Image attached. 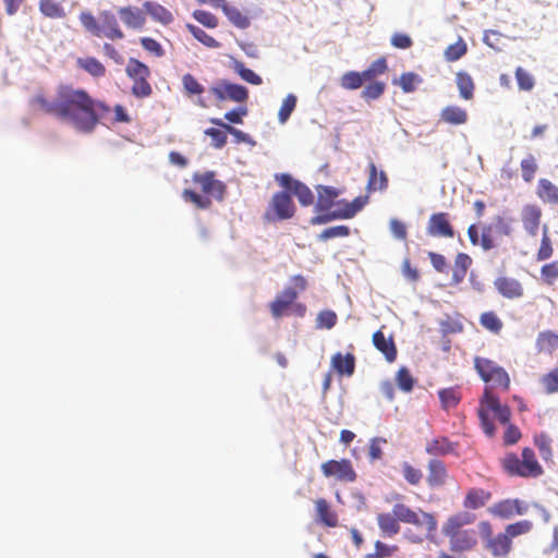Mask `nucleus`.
<instances>
[{"label":"nucleus","mask_w":558,"mask_h":558,"mask_svg":"<svg viewBox=\"0 0 558 558\" xmlns=\"http://www.w3.org/2000/svg\"><path fill=\"white\" fill-rule=\"evenodd\" d=\"M77 63H78L80 68L85 70L87 73H89L94 77L102 76L106 72L104 64L99 60H97L96 58H93V57L80 58L77 60Z\"/></svg>","instance_id":"nucleus-37"},{"label":"nucleus","mask_w":558,"mask_h":558,"mask_svg":"<svg viewBox=\"0 0 558 558\" xmlns=\"http://www.w3.org/2000/svg\"><path fill=\"white\" fill-rule=\"evenodd\" d=\"M317 213H318V215L311 218V223L313 226L326 225L333 220L344 219L340 207L335 210L329 209L327 211H317Z\"/></svg>","instance_id":"nucleus-45"},{"label":"nucleus","mask_w":558,"mask_h":558,"mask_svg":"<svg viewBox=\"0 0 558 558\" xmlns=\"http://www.w3.org/2000/svg\"><path fill=\"white\" fill-rule=\"evenodd\" d=\"M480 322L483 327L493 332H499L502 328V323L494 312H485L481 315Z\"/></svg>","instance_id":"nucleus-54"},{"label":"nucleus","mask_w":558,"mask_h":558,"mask_svg":"<svg viewBox=\"0 0 558 558\" xmlns=\"http://www.w3.org/2000/svg\"><path fill=\"white\" fill-rule=\"evenodd\" d=\"M209 90L220 102L231 100L239 104H245L248 99V89L246 86L232 83L226 78L218 80Z\"/></svg>","instance_id":"nucleus-5"},{"label":"nucleus","mask_w":558,"mask_h":558,"mask_svg":"<svg viewBox=\"0 0 558 558\" xmlns=\"http://www.w3.org/2000/svg\"><path fill=\"white\" fill-rule=\"evenodd\" d=\"M184 92L189 96L202 95L205 90L204 86L191 74L186 73L182 76Z\"/></svg>","instance_id":"nucleus-53"},{"label":"nucleus","mask_w":558,"mask_h":558,"mask_svg":"<svg viewBox=\"0 0 558 558\" xmlns=\"http://www.w3.org/2000/svg\"><path fill=\"white\" fill-rule=\"evenodd\" d=\"M186 28L192 34V36L204 46L208 48H219L221 46L219 41L208 35L203 28L190 23L186 24Z\"/></svg>","instance_id":"nucleus-38"},{"label":"nucleus","mask_w":558,"mask_h":558,"mask_svg":"<svg viewBox=\"0 0 558 558\" xmlns=\"http://www.w3.org/2000/svg\"><path fill=\"white\" fill-rule=\"evenodd\" d=\"M220 9L228 17V20L238 28L245 29L250 26V19L244 15L238 8L228 4L227 1Z\"/></svg>","instance_id":"nucleus-27"},{"label":"nucleus","mask_w":558,"mask_h":558,"mask_svg":"<svg viewBox=\"0 0 558 558\" xmlns=\"http://www.w3.org/2000/svg\"><path fill=\"white\" fill-rule=\"evenodd\" d=\"M511 539L506 533H499L496 537L488 538L486 547L494 557H504L511 549Z\"/></svg>","instance_id":"nucleus-22"},{"label":"nucleus","mask_w":558,"mask_h":558,"mask_svg":"<svg viewBox=\"0 0 558 558\" xmlns=\"http://www.w3.org/2000/svg\"><path fill=\"white\" fill-rule=\"evenodd\" d=\"M494 286L504 298L518 299L523 295V288L517 279L498 277L494 281Z\"/></svg>","instance_id":"nucleus-15"},{"label":"nucleus","mask_w":558,"mask_h":558,"mask_svg":"<svg viewBox=\"0 0 558 558\" xmlns=\"http://www.w3.org/2000/svg\"><path fill=\"white\" fill-rule=\"evenodd\" d=\"M440 120L451 125H462L468 121V112L458 106H447L440 111Z\"/></svg>","instance_id":"nucleus-23"},{"label":"nucleus","mask_w":558,"mask_h":558,"mask_svg":"<svg viewBox=\"0 0 558 558\" xmlns=\"http://www.w3.org/2000/svg\"><path fill=\"white\" fill-rule=\"evenodd\" d=\"M183 197L185 201L193 203L197 208L206 209L210 206L211 201L193 190H184Z\"/></svg>","instance_id":"nucleus-61"},{"label":"nucleus","mask_w":558,"mask_h":558,"mask_svg":"<svg viewBox=\"0 0 558 558\" xmlns=\"http://www.w3.org/2000/svg\"><path fill=\"white\" fill-rule=\"evenodd\" d=\"M511 227L502 217L496 216L489 223L482 226L481 246L484 251H490L496 246L494 236L496 234L509 235Z\"/></svg>","instance_id":"nucleus-8"},{"label":"nucleus","mask_w":558,"mask_h":558,"mask_svg":"<svg viewBox=\"0 0 558 558\" xmlns=\"http://www.w3.org/2000/svg\"><path fill=\"white\" fill-rule=\"evenodd\" d=\"M388 186V177L384 170H378L374 162L368 165L367 191H385Z\"/></svg>","instance_id":"nucleus-21"},{"label":"nucleus","mask_w":558,"mask_h":558,"mask_svg":"<svg viewBox=\"0 0 558 558\" xmlns=\"http://www.w3.org/2000/svg\"><path fill=\"white\" fill-rule=\"evenodd\" d=\"M490 498V494L484 489H471L464 499V507L469 509H478L483 507Z\"/></svg>","instance_id":"nucleus-32"},{"label":"nucleus","mask_w":558,"mask_h":558,"mask_svg":"<svg viewBox=\"0 0 558 558\" xmlns=\"http://www.w3.org/2000/svg\"><path fill=\"white\" fill-rule=\"evenodd\" d=\"M366 82L368 81L363 75V71H349L341 76L340 85L344 89L355 90L362 87Z\"/></svg>","instance_id":"nucleus-30"},{"label":"nucleus","mask_w":558,"mask_h":558,"mask_svg":"<svg viewBox=\"0 0 558 558\" xmlns=\"http://www.w3.org/2000/svg\"><path fill=\"white\" fill-rule=\"evenodd\" d=\"M194 181L202 185V190L206 194H211L216 199L222 201L226 192V184L215 179L213 171L194 174Z\"/></svg>","instance_id":"nucleus-11"},{"label":"nucleus","mask_w":558,"mask_h":558,"mask_svg":"<svg viewBox=\"0 0 558 558\" xmlns=\"http://www.w3.org/2000/svg\"><path fill=\"white\" fill-rule=\"evenodd\" d=\"M230 68L246 83L252 85H260L263 78L253 70L246 68L243 62L238 59L231 58Z\"/></svg>","instance_id":"nucleus-25"},{"label":"nucleus","mask_w":558,"mask_h":558,"mask_svg":"<svg viewBox=\"0 0 558 558\" xmlns=\"http://www.w3.org/2000/svg\"><path fill=\"white\" fill-rule=\"evenodd\" d=\"M398 521L413 525H420L418 513L404 504H396L392 508Z\"/></svg>","instance_id":"nucleus-34"},{"label":"nucleus","mask_w":558,"mask_h":558,"mask_svg":"<svg viewBox=\"0 0 558 558\" xmlns=\"http://www.w3.org/2000/svg\"><path fill=\"white\" fill-rule=\"evenodd\" d=\"M316 511L319 520L327 526L337 525V517L330 511L329 505L325 499H318L316 501Z\"/></svg>","instance_id":"nucleus-43"},{"label":"nucleus","mask_w":558,"mask_h":558,"mask_svg":"<svg viewBox=\"0 0 558 558\" xmlns=\"http://www.w3.org/2000/svg\"><path fill=\"white\" fill-rule=\"evenodd\" d=\"M521 465L523 469V471H522L523 477H526V476L536 477L543 473V469H542L541 464L537 462L534 451L529 447H526L522 450Z\"/></svg>","instance_id":"nucleus-20"},{"label":"nucleus","mask_w":558,"mask_h":558,"mask_svg":"<svg viewBox=\"0 0 558 558\" xmlns=\"http://www.w3.org/2000/svg\"><path fill=\"white\" fill-rule=\"evenodd\" d=\"M368 202V196H357L352 202L341 199L338 202L342 210L344 219L353 218L359 211H361Z\"/></svg>","instance_id":"nucleus-26"},{"label":"nucleus","mask_w":558,"mask_h":558,"mask_svg":"<svg viewBox=\"0 0 558 558\" xmlns=\"http://www.w3.org/2000/svg\"><path fill=\"white\" fill-rule=\"evenodd\" d=\"M386 84L379 81H371L369 84L361 93V97L365 100H376L385 92Z\"/></svg>","instance_id":"nucleus-49"},{"label":"nucleus","mask_w":558,"mask_h":558,"mask_svg":"<svg viewBox=\"0 0 558 558\" xmlns=\"http://www.w3.org/2000/svg\"><path fill=\"white\" fill-rule=\"evenodd\" d=\"M441 532L449 538L451 551H468L473 549L477 544L476 533L474 530L441 529Z\"/></svg>","instance_id":"nucleus-7"},{"label":"nucleus","mask_w":558,"mask_h":558,"mask_svg":"<svg viewBox=\"0 0 558 558\" xmlns=\"http://www.w3.org/2000/svg\"><path fill=\"white\" fill-rule=\"evenodd\" d=\"M40 12L51 19H62L65 16L63 8L54 0H40Z\"/></svg>","instance_id":"nucleus-44"},{"label":"nucleus","mask_w":558,"mask_h":558,"mask_svg":"<svg viewBox=\"0 0 558 558\" xmlns=\"http://www.w3.org/2000/svg\"><path fill=\"white\" fill-rule=\"evenodd\" d=\"M452 450V444L447 438L434 439L426 446V452L434 456L446 454Z\"/></svg>","instance_id":"nucleus-47"},{"label":"nucleus","mask_w":558,"mask_h":558,"mask_svg":"<svg viewBox=\"0 0 558 558\" xmlns=\"http://www.w3.org/2000/svg\"><path fill=\"white\" fill-rule=\"evenodd\" d=\"M275 180L289 192L296 196L302 206H310L314 202V194L303 182L294 179L290 173H277Z\"/></svg>","instance_id":"nucleus-6"},{"label":"nucleus","mask_w":558,"mask_h":558,"mask_svg":"<svg viewBox=\"0 0 558 558\" xmlns=\"http://www.w3.org/2000/svg\"><path fill=\"white\" fill-rule=\"evenodd\" d=\"M466 44L460 38L457 43L449 45L445 50V58L447 61H458L466 53Z\"/></svg>","instance_id":"nucleus-52"},{"label":"nucleus","mask_w":558,"mask_h":558,"mask_svg":"<svg viewBox=\"0 0 558 558\" xmlns=\"http://www.w3.org/2000/svg\"><path fill=\"white\" fill-rule=\"evenodd\" d=\"M542 211L535 205H526L522 210V222L525 231L534 236L538 231Z\"/></svg>","instance_id":"nucleus-18"},{"label":"nucleus","mask_w":558,"mask_h":558,"mask_svg":"<svg viewBox=\"0 0 558 558\" xmlns=\"http://www.w3.org/2000/svg\"><path fill=\"white\" fill-rule=\"evenodd\" d=\"M427 234L434 238H453L454 229L451 226L447 213H436L429 217Z\"/></svg>","instance_id":"nucleus-10"},{"label":"nucleus","mask_w":558,"mask_h":558,"mask_svg":"<svg viewBox=\"0 0 558 558\" xmlns=\"http://www.w3.org/2000/svg\"><path fill=\"white\" fill-rule=\"evenodd\" d=\"M396 383L401 391L409 393L413 390L415 379L410 373V369L405 366H402L396 374Z\"/></svg>","instance_id":"nucleus-39"},{"label":"nucleus","mask_w":558,"mask_h":558,"mask_svg":"<svg viewBox=\"0 0 558 558\" xmlns=\"http://www.w3.org/2000/svg\"><path fill=\"white\" fill-rule=\"evenodd\" d=\"M125 72L132 80L148 78L150 75L149 68L135 58H130Z\"/></svg>","instance_id":"nucleus-33"},{"label":"nucleus","mask_w":558,"mask_h":558,"mask_svg":"<svg viewBox=\"0 0 558 558\" xmlns=\"http://www.w3.org/2000/svg\"><path fill=\"white\" fill-rule=\"evenodd\" d=\"M490 413L500 424L508 425L511 418V411L508 405L501 404L499 398L488 391H485L481 399V405L477 411L481 426L486 436L493 437L496 433V426L490 417Z\"/></svg>","instance_id":"nucleus-2"},{"label":"nucleus","mask_w":558,"mask_h":558,"mask_svg":"<svg viewBox=\"0 0 558 558\" xmlns=\"http://www.w3.org/2000/svg\"><path fill=\"white\" fill-rule=\"evenodd\" d=\"M438 397L445 410L454 408L461 400L458 387L442 388L438 390Z\"/></svg>","instance_id":"nucleus-35"},{"label":"nucleus","mask_w":558,"mask_h":558,"mask_svg":"<svg viewBox=\"0 0 558 558\" xmlns=\"http://www.w3.org/2000/svg\"><path fill=\"white\" fill-rule=\"evenodd\" d=\"M46 112L69 123L77 132L90 134L102 117L110 111L107 104L93 99L85 89L61 85L52 100L37 95L32 100Z\"/></svg>","instance_id":"nucleus-1"},{"label":"nucleus","mask_w":558,"mask_h":558,"mask_svg":"<svg viewBox=\"0 0 558 558\" xmlns=\"http://www.w3.org/2000/svg\"><path fill=\"white\" fill-rule=\"evenodd\" d=\"M338 320L337 314L331 310H324L317 314L316 328L317 329H331L336 326Z\"/></svg>","instance_id":"nucleus-46"},{"label":"nucleus","mask_w":558,"mask_h":558,"mask_svg":"<svg viewBox=\"0 0 558 558\" xmlns=\"http://www.w3.org/2000/svg\"><path fill=\"white\" fill-rule=\"evenodd\" d=\"M132 94L137 98H145L151 95L153 89L147 78L133 80Z\"/></svg>","instance_id":"nucleus-64"},{"label":"nucleus","mask_w":558,"mask_h":558,"mask_svg":"<svg viewBox=\"0 0 558 558\" xmlns=\"http://www.w3.org/2000/svg\"><path fill=\"white\" fill-rule=\"evenodd\" d=\"M538 195L542 199L550 204L558 203V187L547 179L539 180Z\"/></svg>","instance_id":"nucleus-36"},{"label":"nucleus","mask_w":558,"mask_h":558,"mask_svg":"<svg viewBox=\"0 0 558 558\" xmlns=\"http://www.w3.org/2000/svg\"><path fill=\"white\" fill-rule=\"evenodd\" d=\"M387 70V61L385 58H379L372 62V64L363 71V75L368 82L373 81L376 76L385 73Z\"/></svg>","instance_id":"nucleus-56"},{"label":"nucleus","mask_w":558,"mask_h":558,"mask_svg":"<svg viewBox=\"0 0 558 558\" xmlns=\"http://www.w3.org/2000/svg\"><path fill=\"white\" fill-rule=\"evenodd\" d=\"M80 21L87 32L92 33L94 36H101V27L90 12H82L80 14Z\"/></svg>","instance_id":"nucleus-57"},{"label":"nucleus","mask_w":558,"mask_h":558,"mask_svg":"<svg viewBox=\"0 0 558 558\" xmlns=\"http://www.w3.org/2000/svg\"><path fill=\"white\" fill-rule=\"evenodd\" d=\"M118 13L123 24L129 28L141 29L146 22L145 13L136 7L120 8Z\"/></svg>","instance_id":"nucleus-13"},{"label":"nucleus","mask_w":558,"mask_h":558,"mask_svg":"<svg viewBox=\"0 0 558 558\" xmlns=\"http://www.w3.org/2000/svg\"><path fill=\"white\" fill-rule=\"evenodd\" d=\"M192 16L207 28H215L218 25V19L210 12L205 10H195Z\"/></svg>","instance_id":"nucleus-62"},{"label":"nucleus","mask_w":558,"mask_h":558,"mask_svg":"<svg viewBox=\"0 0 558 558\" xmlns=\"http://www.w3.org/2000/svg\"><path fill=\"white\" fill-rule=\"evenodd\" d=\"M475 519V515L470 512H460L451 515L447 522L442 525V529L462 530L464 525L471 524Z\"/></svg>","instance_id":"nucleus-41"},{"label":"nucleus","mask_w":558,"mask_h":558,"mask_svg":"<svg viewBox=\"0 0 558 558\" xmlns=\"http://www.w3.org/2000/svg\"><path fill=\"white\" fill-rule=\"evenodd\" d=\"M545 387V391L548 395H553L558 391V368L550 371L544 375L541 379Z\"/></svg>","instance_id":"nucleus-63"},{"label":"nucleus","mask_w":558,"mask_h":558,"mask_svg":"<svg viewBox=\"0 0 558 558\" xmlns=\"http://www.w3.org/2000/svg\"><path fill=\"white\" fill-rule=\"evenodd\" d=\"M204 134L213 140L211 145L215 148L221 149L227 144V135L229 133L218 128H208L204 131Z\"/></svg>","instance_id":"nucleus-58"},{"label":"nucleus","mask_w":558,"mask_h":558,"mask_svg":"<svg viewBox=\"0 0 558 558\" xmlns=\"http://www.w3.org/2000/svg\"><path fill=\"white\" fill-rule=\"evenodd\" d=\"M99 26L101 27V35L106 36L111 40L122 39L124 37L122 31L119 28L117 17L111 11H102L99 14Z\"/></svg>","instance_id":"nucleus-14"},{"label":"nucleus","mask_w":558,"mask_h":558,"mask_svg":"<svg viewBox=\"0 0 558 558\" xmlns=\"http://www.w3.org/2000/svg\"><path fill=\"white\" fill-rule=\"evenodd\" d=\"M493 514L501 519H510L514 514L513 500L506 499L490 508Z\"/></svg>","instance_id":"nucleus-55"},{"label":"nucleus","mask_w":558,"mask_h":558,"mask_svg":"<svg viewBox=\"0 0 558 558\" xmlns=\"http://www.w3.org/2000/svg\"><path fill=\"white\" fill-rule=\"evenodd\" d=\"M537 347L541 351H551L558 348V335L553 331L541 332L537 337Z\"/></svg>","instance_id":"nucleus-50"},{"label":"nucleus","mask_w":558,"mask_h":558,"mask_svg":"<svg viewBox=\"0 0 558 558\" xmlns=\"http://www.w3.org/2000/svg\"><path fill=\"white\" fill-rule=\"evenodd\" d=\"M374 347L384 354L387 362L391 363L397 359V348L392 336L386 337L381 330H377L372 337Z\"/></svg>","instance_id":"nucleus-12"},{"label":"nucleus","mask_w":558,"mask_h":558,"mask_svg":"<svg viewBox=\"0 0 558 558\" xmlns=\"http://www.w3.org/2000/svg\"><path fill=\"white\" fill-rule=\"evenodd\" d=\"M298 293L293 288H287L270 304L271 314L278 318L296 300Z\"/></svg>","instance_id":"nucleus-17"},{"label":"nucleus","mask_w":558,"mask_h":558,"mask_svg":"<svg viewBox=\"0 0 558 558\" xmlns=\"http://www.w3.org/2000/svg\"><path fill=\"white\" fill-rule=\"evenodd\" d=\"M377 522L379 529L387 536H393L399 533L400 525L398 523L397 517L392 512L379 513L377 515Z\"/></svg>","instance_id":"nucleus-28"},{"label":"nucleus","mask_w":558,"mask_h":558,"mask_svg":"<svg viewBox=\"0 0 558 558\" xmlns=\"http://www.w3.org/2000/svg\"><path fill=\"white\" fill-rule=\"evenodd\" d=\"M318 198L315 204V211H327L331 209L335 199L339 196V190L333 186L318 185Z\"/></svg>","instance_id":"nucleus-16"},{"label":"nucleus","mask_w":558,"mask_h":558,"mask_svg":"<svg viewBox=\"0 0 558 558\" xmlns=\"http://www.w3.org/2000/svg\"><path fill=\"white\" fill-rule=\"evenodd\" d=\"M474 367L483 381L493 383L504 389L509 388L510 378L508 373L504 367L497 365L495 362L485 357L476 356L474 359Z\"/></svg>","instance_id":"nucleus-3"},{"label":"nucleus","mask_w":558,"mask_h":558,"mask_svg":"<svg viewBox=\"0 0 558 558\" xmlns=\"http://www.w3.org/2000/svg\"><path fill=\"white\" fill-rule=\"evenodd\" d=\"M420 83H422V78L414 72L403 73L399 80L401 89L407 94L413 93Z\"/></svg>","instance_id":"nucleus-48"},{"label":"nucleus","mask_w":558,"mask_h":558,"mask_svg":"<svg viewBox=\"0 0 558 558\" xmlns=\"http://www.w3.org/2000/svg\"><path fill=\"white\" fill-rule=\"evenodd\" d=\"M298 97L294 94H288L283 99L278 112V121L280 124H286L290 119L292 112L295 110Z\"/></svg>","instance_id":"nucleus-40"},{"label":"nucleus","mask_w":558,"mask_h":558,"mask_svg":"<svg viewBox=\"0 0 558 558\" xmlns=\"http://www.w3.org/2000/svg\"><path fill=\"white\" fill-rule=\"evenodd\" d=\"M553 255V246L551 241L548 236V227L545 225L543 227V238L541 242V247L537 252V259L538 260H546L550 258Z\"/></svg>","instance_id":"nucleus-60"},{"label":"nucleus","mask_w":558,"mask_h":558,"mask_svg":"<svg viewBox=\"0 0 558 558\" xmlns=\"http://www.w3.org/2000/svg\"><path fill=\"white\" fill-rule=\"evenodd\" d=\"M515 80L521 90L529 92L534 87V77L523 68L519 66L515 70Z\"/></svg>","instance_id":"nucleus-59"},{"label":"nucleus","mask_w":558,"mask_h":558,"mask_svg":"<svg viewBox=\"0 0 558 558\" xmlns=\"http://www.w3.org/2000/svg\"><path fill=\"white\" fill-rule=\"evenodd\" d=\"M350 233H351V230L348 226H343V225L333 226V227L324 229L317 235V241L326 242L328 240L336 239V238H347L350 235Z\"/></svg>","instance_id":"nucleus-42"},{"label":"nucleus","mask_w":558,"mask_h":558,"mask_svg":"<svg viewBox=\"0 0 558 558\" xmlns=\"http://www.w3.org/2000/svg\"><path fill=\"white\" fill-rule=\"evenodd\" d=\"M322 472L326 477H336L343 482H353L356 478V473L352 468L350 460H329L322 464Z\"/></svg>","instance_id":"nucleus-9"},{"label":"nucleus","mask_w":558,"mask_h":558,"mask_svg":"<svg viewBox=\"0 0 558 558\" xmlns=\"http://www.w3.org/2000/svg\"><path fill=\"white\" fill-rule=\"evenodd\" d=\"M143 8L145 9L146 13L151 16V19L162 23L163 25H168L173 21L172 13L157 2L146 1L144 2Z\"/></svg>","instance_id":"nucleus-24"},{"label":"nucleus","mask_w":558,"mask_h":558,"mask_svg":"<svg viewBox=\"0 0 558 558\" xmlns=\"http://www.w3.org/2000/svg\"><path fill=\"white\" fill-rule=\"evenodd\" d=\"M428 471L429 474L427 481L430 486H439L444 483L446 469L445 464L440 460L432 459L428 462Z\"/></svg>","instance_id":"nucleus-29"},{"label":"nucleus","mask_w":558,"mask_h":558,"mask_svg":"<svg viewBox=\"0 0 558 558\" xmlns=\"http://www.w3.org/2000/svg\"><path fill=\"white\" fill-rule=\"evenodd\" d=\"M456 83L462 99L470 100L473 98L474 83L470 74L466 72L457 73Z\"/></svg>","instance_id":"nucleus-31"},{"label":"nucleus","mask_w":558,"mask_h":558,"mask_svg":"<svg viewBox=\"0 0 558 558\" xmlns=\"http://www.w3.org/2000/svg\"><path fill=\"white\" fill-rule=\"evenodd\" d=\"M331 365L340 376H352L355 371V357L351 353H336L331 357Z\"/></svg>","instance_id":"nucleus-19"},{"label":"nucleus","mask_w":558,"mask_h":558,"mask_svg":"<svg viewBox=\"0 0 558 558\" xmlns=\"http://www.w3.org/2000/svg\"><path fill=\"white\" fill-rule=\"evenodd\" d=\"M294 213L295 206L292 196L284 190L272 195L265 218L267 221H281L292 218Z\"/></svg>","instance_id":"nucleus-4"},{"label":"nucleus","mask_w":558,"mask_h":558,"mask_svg":"<svg viewBox=\"0 0 558 558\" xmlns=\"http://www.w3.org/2000/svg\"><path fill=\"white\" fill-rule=\"evenodd\" d=\"M532 527L533 523L531 521L522 520L515 523L508 524L506 526L505 533L509 536L510 539H512L513 537L529 533L532 530Z\"/></svg>","instance_id":"nucleus-51"}]
</instances>
